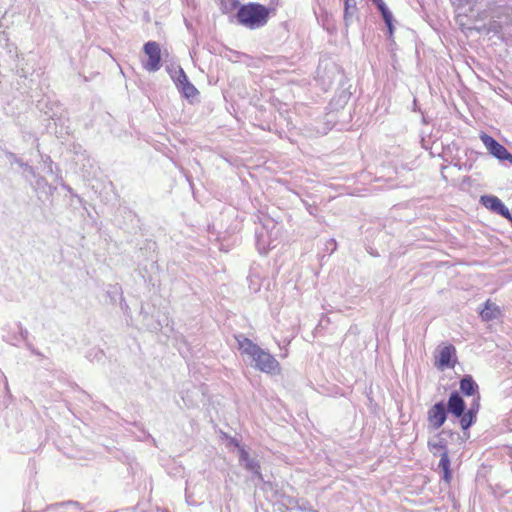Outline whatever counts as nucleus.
Masks as SVG:
<instances>
[{"label": "nucleus", "instance_id": "f257e3e1", "mask_svg": "<svg viewBox=\"0 0 512 512\" xmlns=\"http://www.w3.org/2000/svg\"><path fill=\"white\" fill-rule=\"evenodd\" d=\"M235 339L238 344V349L241 350L243 354L253 359L258 370L271 375L280 374L281 366L274 356L261 349L249 338L235 336Z\"/></svg>", "mask_w": 512, "mask_h": 512}, {"label": "nucleus", "instance_id": "f03ea898", "mask_svg": "<svg viewBox=\"0 0 512 512\" xmlns=\"http://www.w3.org/2000/svg\"><path fill=\"white\" fill-rule=\"evenodd\" d=\"M234 5L239 6L236 13L238 23L251 30L265 26L272 12L270 8L258 2H249L240 5L237 0H234Z\"/></svg>", "mask_w": 512, "mask_h": 512}, {"label": "nucleus", "instance_id": "7ed1b4c3", "mask_svg": "<svg viewBox=\"0 0 512 512\" xmlns=\"http://www.w3.org/2000/svg\"><path fill=\"white\" fill-rule=\"evenodd\" d=\"M143 52L147 60L143 61L142 66L148 72H156L162 66L161 48L155 41H148L143 46Z\"/></svg>", "mask_w": 512, "mask_h": 512}, {"label": "nucleus", "instance_id": "20e7f679", "mask_svg": "<svg viewBox=\"0 0 512 512\" xmlns=\"http://www.w3.org/2000/svg\"><path fill=\"white\" fill-rule=\"evenodd\" d=\"M480 139L491 155L501 161H508L512 164V154L492 136L482 132L480 134Z\"/></svg>", "mask_w": 512, "mask_h": 512}, {"label": "nucleus", "instance_id": "39448f33", "mask_svg": "<svg viewBox=\"0 0 512 512\" xmlns=\"http://www.w3.org/2000/svg\"><path fill=\"white\" fill-rule=\"evenodd\" d=\"M456 364V349L453 345L449 344L442 347L438 356L435 358V366L444 370L446 368H454Z\"/></svg>", "mask_w": 512, "mask_h": 512}, {"label": "nucleus", "instance_id": "423d86ee", "mask_svg": "<svg viewBox=\"0 0 512 512\" xmlns=\"http://www.w3.org/2000/svg\"><path fill=\"white\" fill-rule=\"evenodd\" d=\"M480 202L489 210L503 216L504 218L512 221V215L509 209L504 205V203L494 195H485L482 196Z\"/></svg>", "mask_w": 512, "mask_h": 512}, {"label": "nucleus", "instance_id": "0eeeda50", "mask_svg": "<svg viewBox=\"0 0 512 512\" xmlns=\"http://www.w3.org/2000/svg\"><path fill=\"white\" fill-rule=\"evenodd\" d=\"M427 419L433 429H439L447 419V413L443 402L434 404L429 410Z\"/></svg>", "mask_w": 512, "mask_h": 512}, {"label": "nucleus", "instance_id": "6e6552de", "mask_svg": "<svg viewBox=\"0 0 512 512\" xmlns=\"http://www.w3.org/2000/svg\"><path fill=\"white\" fill-rule=\"evenodd\" d=\"M478 385L470 375L464 376L460 381V390L466 396H476L475 402L479 403L480 395Z\"/></svg>", "mask_w": 512, "mask_h": 512}, {"label": "nucleus", "instance_id": "1a4fd4ad", "mask_svg": "<svg viewBox=\"0 0 512 512\" xmlns=\"http://www.w3.org/2000/svg\"><path fill=\"white\" fill-rule=\"evenodd\" d=\"M447 407L453 416L459 418L465 411V402L457 392H454L448 399Z\"/></svg>", "mask_w": 512, "mask_h": 512}, {"label": "nucleus", "instance_id": "9d476101", "mask_svg": "<svg viewBox=\"0 0 512 512\" xmlns=\"http://www.w3.org/2000/svg\"><path fill=\"white\" fill-rule=\"evenodd\" d=\"M479 409V403L474 402L467 412H463L460 418V425L463 430L468 429L476 420V415Z\"/></svg>", "mask_w": 512, "mask_h": 512}, {"label": "nucleus", "instance_id": "9b49d317", "mask_svg": "<svg viewBox=\"0 0 512 512\" xmlns=\"http://www.w3.org/2000/svg\"><path fill=\"white\" fill-rule=\"evenodd\" d=\"M501 315L500 308L490 300H487L484 304V308L480 312V316L485 321H490L498 318Z\"/></svg>", "mask_w": 512, "mask_h": 512}, {"label": "nucleus", "instance_id": "f8f14e48", "mask_svg": "<svg viewBox=\"0 0 512 512\" xmlns=\"http://www.w3.org/2000/svg\"><path fill=\"white\" fill-rule=\"evenodd\" d=\"M451 461L448 455V451H444L441 453V458L438 464V467L442 471V479L447 483L450 484L452 480V472H451Z\"/></svg>", "mask_w": 512, "mask_h": 512}, {"label": "nucleus", "instance_id": "ddd939ff", "mask_svg": "<svg viewBox=\"0 0 512 512\" xmlns=\"http://www.w3.org/2000/svg\"><path fill=\"white\" fill-rule=\"evenodd\" d=\"M376 5H377L378 9L380 10L382 17L388 27L390 36H392L393 30H394L393 24H392V13L387 9L383 0L378 1L376 3Z\"/></svg>", "mask_w": 512, "mask_h": 512}, {"label": "nucleus", "instance_id": "4468645a", "mask_svg": "<svg viewBox=\"0 0 512 512\" xmlns=\"http://www.w3.org/2000/svg\"><path fill=\"white\" fill-rule=\"evenodd\" d=\"M181 77L184 79V84L183 86L181 87V91L182 93L187 97H194L197 95L198 91L197 89L194 87V85H192L189 81H188V78L187 76L185 75L184 71L181 70Z\"/></svg>", "mask_w": 512, "mask_h": 512}, {"label": "nucleus", "instance_id": "2eb2a0df", "mask_svg": "<svg viewBox=\"0 0 512 512\" xmlns=\"http://www.w3.org/2000/svg\"><path fill=\"white\" fill-rule=\"evenodd\" d=\"M244 467L249 470V471H252L253 473H255L259 478H262V475H261V471H260V465L258 462L250 459L248 460L245 464H244Z\"/></svg>", "mask_w": 512, "mask_h": 512}, {"label": "nucleus", "instance_id": "dca6fc26", "mask_svg": "<svg viewBox=\"0 0 512 512\" xmlns=\"http://www.w3.org/2000/svg\"><path fill=\"white\" fill-rule=\"evenodd\" d=\"M428 447H429L430 451H432V452L434 450L440 451L441 453H443L444 451H447V447L443 441H440L438 443L428 442Z\"/></svg>", "mask_w": 512, "mask_h": 512}, {"label": "nucleus", "instance_id": "f3484780", "mask_svg": "<svg viewBox=\"0 0 512 512\" xmlns=\"http://www.w3.org/2000/svg\"><path fill=\"white\" fill-rule=\"evenodd\" d=\"M250 459L251 458L249 457L248 452L245 449L241 448L240 449V460L246 463Z\"/></svg>", "mask_w": 512, "mask_h": 512}, {"label": "nucleus", "instance_id": "a211bd4d", "mask_svg": "<svg viewBox=\"0 0 512 512\" xmlns=\"http://www.w3.org/2000/svg\"><path fill=\"white\" fill-rule=\"evenodd\" d=\"M351 0H346L345 1V15L348 14V9H349V6H350V2Z\"/></svg>", "mask_w": 512, "mask_h": 512}, {"label": "nucleus", "instance_id": "6ab92c4d", "mask_svg": "<svg viewBox=\"0 0 512 512\" xmlns=\"http://www.w3.org/2000/svg\"><path fill=\"white\" fill-rule=\"evenodd\" d=\"M183 84H184V79L180 76L179 79H178V87L181 89Z\"/></svg>", "mask_w": 512, "mask_h": 512}]
</instances>
